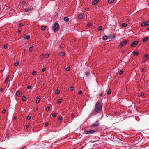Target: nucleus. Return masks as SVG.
<instances>
[{"label": "nucleus", "instance_id": "nucleus-50", "mask_svg": "<svg viewBox=\"0 0 149 149\" xmlns=\"http://www.w3.org/2000/svg\"><path fill=\"white\" fill-rule=\"evenodd\" d=\"M123 73V71L122 70H121L119 72V73L120 74H122Z\"/></svg>", "mask_w": 149, "mask_h": 149}, {"label": "nucleus", "instance_id": "nucleus-5", "mask_svg": "<svg viewBox=\"0 0 149 149\" xmlns=\"http://www.w3.org/2000/svg\"><path fill=\"white\" fill-rule=\"evenodd\" d=\"M96 132V131L95 130H93L89 131H86L84 132V133L85 134H92Z\"/></svg>", "mask_w": 149, "mask_h": 149}, {"label": "nucleus", "instance_id": "nucleus-41", "mask_svg": "<svg viewBox=\"0 0 149 149\" xmlns=\"http://www.w3.org/2000/svg\"><path fill=\"white\" fill-rule=\"evenodd\" d=\"M111 93V91L110 90H109L107 92V94L109 95Z\"/></svg>", "mask_w": 149, "mask_h": 149}, {"label": "nucleus", "instance_id": "nucleus-7", "mask_svg": "<svg viewBox=\"0 0 149 149\" xmlns=\"http://www.w3.org/2000/svg\"><path fill=\"white\" fill-rule=\"evenodd\" d=\"M84 13H81L78 15V19L80 20L82 19L83 17Z\"/></svg>", "mask_w": 149, "mask_h": 149}, {"label": "nucleus", "instance_id": "nucleus-43", "mask_svg": "<svg viewBox=\"0 0 149 149\" xmlns=\"http://www.w3.org/2000/svg\"><path fill=\"white\" fill-rule=\"evenodd\" d=\"M62 101V99H59L58 100V103H60Z\"/></svg>", "mask_w": 149, "mask_h": 149}, {"label": "nucleus", "instance_id": "nucleus-23", "mask_svg": "<svg viewBox=\"0 0 149 149\" xmlns=\"http://www.w3.org/2000/svg\"><path fill=\"white\" fill-rule=\"evenodd\" d=\"M65 55V52H61L59 54L60 56H64Z\"/></svg>", "mask_w": 149, "mask_h": 149}, {"label": "nucleus", "instance_id": "nucleus-24", "mask_svg": "<svg viewBox=\"0 0 149 149\" xmlns=\"http://www.w3.org/2000/svg\"><path fill=\"white\" fill-rule=\"evenodd\" d=\"M20 3L22 5H24L26 3V2L23 0H22Z\"/></svg>", "mask_w": 149, "mask_h": 149}, {"label": "nucleus", "instance_id": "nucleus-11", "mask_svg": "<svg viewBox=\"0 0 149 149\" xmlns=\"http://www.w3.org/2000/svg\"><path fill=\"white\" fill-rule=\"evenodd\" d=\"M149 39L148 37L146 36L144 38V39L142 40L143 42H146L148 41Z\"/></svg>", "mask_w": 149, "mask_h": 149}, {"label": "nucleus", "instance_id": "nucleus-33", "mask_svg": "<svg viewBox=\"0 0 149 149\" xmlns=\"http://www.w3.org/2000/svg\"><path fill=\"white\" fill-rule=\"evenodd\" d=\"M60 91L58 89H57L56 91V94H58L60 93Z\"/></svg>", "mask_w": 149, "mask_h": 149}, {"label": "nucleus", "instance_id": "nucleus-4", "mask_svg": "<svg viewBox=\"0 0 149 149\" xmlns=\"http://www.w3.org/2000/svg\"><path fill=\"white\" fill-rule=\"evenodd\" d=\"M149 25V21L142 22L141 24V26L142 27H145Z\"/></svg>", "mask_w": 149, "mask_h": 149}, {"label": "nucleus", "instance_id": "nucleus-25", "mask_svg": "<svg viewBox=\"0 0 149 149\" xmlns=\"http://www.w3.org/2000/svg\"><path fill=\"white\" fill-rule=\"evenodd\" d=\"M19 64V61H17V62L14 63V65L15 67L17 66Z\"/></svg>", "mask_w": 149, "mask_h": 149}, {"label": "nucleus", "instance_id": "nucleus-20", "mask_svg": "<svg viewBox=\"0 0 149 149\" xmlns=\"http://www.w3.org/2000/svg\"><path fill=\"white\" fill-rule=\"evenodd\" d=\"M102 38L103 40H107L108 39H109L108 36H103V37Z\"/></svg>", "mask_w": 149, "mask_h": 149}, {"label": "nucleus", "instance_id": "nucleus-19", "mask_svg": "<svg viewBox=\"0 0 149 149\" xmlns=\"http://www.w3.org/2000/svg\"><path fill=\"white\" fill-rule=\"evenodd\" d=\"M127 24L125 23H123L121 24V27L122 28H124L127 27Z\"/></svg>", "mask_w": 149, "mask_h": 149}, {"label": "nucleus", "instance_id": "nucleus-13", "mask_svg": "<svg viewBox=\"0 0 149 149\" xmlns=\"http://www.w3.org/2000/svg\"><path fill=\"white\" fill-rule=\"evenodd\" d=\"M44 58H47L49 57V54H42Z\"/></svg>", "mask_w": 149, "mask_h": 149}, {"label": "nucleus", "instance_id": "nucleus-16", "mask_svg": "<svg viewBox=\"0 0 149 149\" xmlns=\"http://www.w3.org/2000/svg\"><path fill=\"white\" fill-rule=\"evenodd\" d=\"M108 38L109 39H112L115 37V36L114 35L111 34L108 36Z\"/></svg>", "mask_w": 149, "mask_h": 149}, {"label": "nucleus", "instance_id": "nucleus-54", "mask_svg": "<svg viewBox=\"0 0 149 149\" xmlns=\"http://www.w3.org/2000/svg\"><path fill=\"white\" fill-rule=\"evenodd\" d=\"M147 29L148 31H149V27L147 28Z\"/></svg>", "mask_w": 149, "mask_h": 149}, {"label": "nucleus", "instance_id": "nucleus-14", "mask_svg": "<svg viewBox=\"0 0 149 149\" xmlns=\"http://www.w3.org/2000/svg\"><path fill=\"white\" fill-rule=\"evenodd\" d=\"M99 1V0H95L92 2V4L93 5H94L97 4Z\"/></svg>", "mask_w": 149, "mask_h": 149}, {"label": "nucleus", "instance_id": "nucleus-9", "mask_svg": "<svg viewBox=\"0 0 149 149\" xmlns=\"http://www.w3.org/2000/svg\"><path fill=\"white\" fill-rule=\"evenodd\" d=\"M32 8L31 7L26 8L25 9L23 10L22 11L23 12H28L31 10Z\"/></svg>", "mask_w": 149, "mask_h": 149}, {"label": "nucleus", "instance_id": "nucleus-37", "mask_svg": "<svg viewBox=\"0 0 149 149\" xmlns=\"http://www.w3.org/2000/svg\"><path fill=\"white\" fill-rule=\"evenodd\" d=\"M102 96V95L101 94H99L98 95V97H99L100 100V97Z\"/></svg>", "mask_w": 149, "mask_h": 149}, {"label": "nucleus", "instance_id": "nucleus-49", "mask_svg": "<svg viewBox=\"0 0 149 149\" xmlns=\"http://www.w3.org/2000/svg\"><path fill=\"white\" fill-rule=\"evenodd\" d=\"M7 46L6 45H5L4 46V48L5 49H6L7 48Z\"/></svg>", "mask_w": 149, "mask_h": 149}, {"label": "nucleus", "instance_id": "nucleus-29", "mask_svg": "<svg viewBox=\"0 0 149 149\" xmlns=\"http://www.w3.org/2000/svg\"><path fill=\"white\" fill-rule=\"evenodd\" d=\"M63 119L62 116H60L58 118V121L60 120L61 122L62 120Z\"/></svg>", "mask_w": 149, "mask_h": 149}, {"label": "nucleus", "instance_id": "nucleus-26", "mask_svg": "<svg viewBox=\"0 0 149 149\" xmlns=\"http://www.w3.org/2000/svg\"><path fill=\"white\" fill-rule=\"evenodd\" d=\"M21 94V92L20 91H18L16 93V95L18 96H19Z\"/></svg>", "mask_w": 149, "mask_h": 149}, {"label": "nucleus", "instance_id": "nucleus-18", "mask_svg": "<svg viewBox=\"0 0 149 149\" xmlns=\"http://www.w3.org/2000/svg\"><path fill=\"white\" fill-rule=\"evenodd\" d=\"M149 58V55H146L144 57V60L146 61H147Z\"/></svg>", "mask_w": 149, "mask_h": 149}, {"label": "nucleus", "instance_id": "nucleus-10", "mask_svg": "<svg viewBox=\"0 0 149 149\" xmlns=\"http://www.w3.org/2000/svg\"><path fill=\"white\" fill-rule=\"evenodd\" d=\"M99 125L98 121H97L91 125L92 127H96L98 126Z\"/></svg>", "mask_w": 149, "mask_h": 149}, {"label": "nucleus", "instance_id": "nucleus-17", "mask_svg": "<svg viewBox=\"0 0 149 149\" xmlns=\"http://www.w3.org/2000/svg\"><path fill=\"white\" fill-rule=\"evenodd\" d=\"M9 78L10 77L9 76H7V77H6L5 81V82L6 83H8V81H9Z\"/></svg>", "mask_w": 149, "mask_h": 149}, {"label": "nucleus", "instance_id": "nucleus-22", "mask_svg": "<svg viewBox=\"0 0 149 149\" xmlns=\"http://www.w3.org/2000/svg\"><path fill=\"white\" fill-rule=\"evenodd\" d=\"M22 101H24L26 100V97L24 96H23L22 98Z\"/></svg>", "mask_w": 149, "mask_h": 149}, {"label": "nucleus", "instance_id": "nucleus-40", "mask_svg": "<svg viewBox=\"0 0 149 149\" xmlns=\"http://www.w3.org/2000/svg\"><path fill=\"white\" fill-rule=\"evenodd\" d=\"M74 89V87L73 86H71L70 88V89L71 91H73Z\"/></svg>", "mask_w": 149, "mask_h": 149}, {"label": "nucleus", "instance_id": "nucleus-57", "mask_svg": "<svg viewBox=\"0 0 149 149\" xmlns=\"http://www.w3.org/2000/svg\"><path fill=\"white\" fill-rule=\"evenodd\" d=\"M37 110L38 109V108H36V109Z\"/></svg>", "mask_w": 149, "mask_h": 149}, {"label": "nucleus", "instance_id": "nucleus-30", "mask_svg": "<svg viewBox=\"0 0 149 149\" xmlns=\"http://www.w3.org/2000/svg\"><path fill=\"white\" fill-rule=\"evenodd\" d=\"M114 1V0H108V2L109 3H111Z\"/></svg>", "mask_w": 149, "mask_h": 149}, {"label": "nucleus", "instance_id": "nucleus-45", "mask_svg": "<svg viewBox=\"0 0 149 149\" xmlns=\"http://www.w3.org/2000/svg\"><path fill=\"white\" fill-rule=\"evenodd\" d=\"M46 68H44L42 69V72H44L46 70Z\"/></svg>", "mask_w": 149, "mask_h": 149}, {"label": "nucleus", "instance_id": "nucleus-32", "mask_svg": "<svg viewBox=\"0 0 149 149\" xmlns=\"http://www.w3.org/2000/svg\"><path fill=\"white\" fill-rule=\"evenodd\" d=\"M46 26H43L41 27V29L42 30H44L45 29Z\"/></svg>", "mask_w": 149, "mask_h": 149}, {"label": "nucleus", "instance_id": "nucleus-51", "mask_svg": "<svg viewBox=\"0 0 149 149\" xmlns=\"http://www.w3.org/2000/svg\"><path fill=\"white\" fill-rule=\"evenodd\" d=\"M21 31L19 30L17 31V32L18 34H20L21 33Z\"/></svg>", "mask_w": 149, "mask_h": 149}, {"label": "nucleus", "instance_id": "nucleus-35", "mask_svg": "<svg viewBox=\"0 0 149 149\" xmlns=\"http://www.w3.org/2000/svg\"><path fill=\"white\" fill-rule=\"evenodd\" d=\"M102 26H100L98 27L97 29L99 31L101 30L102 29Z\"/></svg>", "mask_w": 149, "mask_h": 149}, {"label": "nucleus", "instance_id": "nucleus-28", "mask_svg": "<svg viewBox=\"0 0 149 149\" xmlns=\"http://www.w3.org/2000/svg\"><path fill=\"white\" fill-rule=\"evenodd\" d=\"M64 20L65 22H67L69 20V19L67 17H65L64 18Z\"/></svg>", "mask_w": 149, "mask_h": 149}, {"label": "nucleus", "instance_id": "nucleus-1", "mask_svg": "<svg viewBox=\"0 0 149 149\" xmlns=\"http://www.w3.org/2000/svg\"><path fill=\"white\" fill-rule=\"evenodd\" d=\"M102 107L100 102H97L96 103L95 108L93 111L90 114V116L97 114L100 113L102 110Z\"/></svg>", "mask_w": 149, "mask_h": 149}, {"label": "nucleus", "instance_id": "nucleus-15", "mask_svg": "<svg viewBox=\"0 0 149 149\" xmlns=\"http://www.w3.org/2000/svg\"><path fill=\"white\" fill-rule=\"evenodd\" d=\"M39 97H40V96H38L37 97L36 100V102L37 104L40 101V100Z\"/></svg>", "mask_w": 149, "mask_h": 149}, {"label": "nucleus", "instance_id": "nucleus-34", "mask_svg": "<svg viewBox=\"0 0 149 149\" xmlns=\"http://www.w3.org/2000/svg\"><path fill=\"white\" fill-rule=\"evenodd\" d=\"M57 114L56 113H53L52 115V117H55L56 116Z\"/></svg>", "mask_w": 149, "mask_h": 149}, {"label": "nucleus", "instance_id": "nucleus-8", "mask_svg": "<svg viewBox=\"0 0 149 149\" xmlns=\"http://www.w3.org/2000/svg\"><path fill=\"white\" fill-rule=\"evenodd\" d=\"M30 35H26V34H24L23 36V37L24 39L29 40L30 38Z\"/></svg>", "mask_w": 149, "mask_h": 149}, {"label": "nucleus", "instance_id": "nucleus-36", "mask_svg": "<svg viewBox=\"0 0 149 149\" xmlns=\"http://www.w3.org/2000/svg\"><path fill=\"white\" fill-rule=\"evenodd\" d=\"M50 109V107L49 106H48L47 107L46 109V111H48Z\"/></svg>", "mask_w": 149, "mask_h": 149}, {"label": "nucleus", "instance_id": "nucleus-48", "mask_svg": "<svg viewBox=\"0 0 149 149\" xmlns=\"http://www.w3.org/2000/svg\"><path fill=\"white\" fill-rule=\"evenodd\" d=\"M48 125H49V123H48V122L46 123L45 124V125L46 126H48Z\"/></svg>", "mask_w": 149, "mask_h": 149}, {"label": "nucleus", "instance_id": "nucleus-21", "mask_svg": "<svg viewBox=\"0 0 149 149\" xmlns=\"http://www.w3.org/2000/svg\"><path fill=\"white\" fill-rule=\"evenodd\" d=\"M144 95V93L143 92H141L139 93V97H142Z\"/></svg>", "mask_w": 149, "mask_h": 149}, {"label": "nucleus", "instance_id": "nucleus-55", "mask_svg": "<svg viewBox=\"0 0 149 149\" xmlns=\"http://www.w3.org/2000/svg\"><path fill=\"white\" fill-rule=\"evenodd\" d=\"M144 70V68H143V69H142V71H143Z\"/></svg>", "mask_w": 149, "mask_h": 149}, {"label": "nucleus", "instance_id": "nucleus-47", "mask_svg": "<svg viewBox=\"0 0 149 149\" xmlns=\"http://www.w3.org/2000/svg\"><path fill=\"white\" fill-rule=\"evenodd\" d=\"M6 111L5 110H3L2 111V113H5L6 112Z\"/></svg>", "mask_w": 149, "mask_h": 149}, {"label": "nucleus", "instance_id": "nucleus-2", "mask_svg": "<svg viewBox=\"0 0 149 149\" xmlns=\"http://www.w3.org/2000/svg\"><path fill=\"white\" fill-rule=\"evenodd\" d=\"M59 29V26L57 23H55L53 27V30L55 31H56L58 30Z\"/></svg>", "mask_w": 149, "mask_h": 149}, {"label": "nucleus", "instance_id": "nucleus-27", "mask_svg": "<svg viewBox=\"0 0 149 149\" xmlns=\"http://www.w3.org/2000/svg\"><path fill=\"white\" fill-rule=\"evenodd\" d=\"M139 54V52L137 51H136L133 53V55L134 56H137Z\"/></svg>", "mask_w": 149, "mask_h": 149}, {"label": "nucleus", "instance_id": "nucleus-12", "mask_svg": "<svg viewBox=\"0 0 149 149\" xmlns=\"http://www.w3.org/2000/svg\"><path fill=\"white\" fill-rule=\"evenodd\" d=\"M34 50V48L33 46L30 47L29 49V52H33Z\"/></svg>", "mask_w": 149, "mask_h": 149}, {"label": "nucleus", "instance_id": "nucleus-39", "mask_svg": "<svg viewBox=\"0 0 149 149\" xmlns=\"http://www.w3.org/2000/svg\"><path fill=\"white\" fill-rule=\"evenodd\" d=\"M32 74H33L35 75H36L37 74L36 72L35 71H33Z\"/></svg>", "mask_w": 149, "mask_h": 149}, {"label": "nucleus", "instance_id": "nucleus-46", "mask_svg": "<svg viewBox=\"0 0 149 149\" xmlns=\"http://www.w3.org/2000/svg\"><path fill=\"white\" fill-rule=\"evenodd\" d=\"M82 93V92L81 91H79L78 92V94H81Z\"/></svg>", "mask_w": 149, "mask_h": 149}, {"label": "nucleus", "instance_id": "nucleus-31", "mask_svg": "<svg viewBox=\"0 0 149 149\" xmlns=\"http://www.w3.org/2000/svg\"><path fill=\"white\" fill-rule=\"evenodd\" d=\"M31 114H30L28 115L27 117V119L28 120H30L31 118Z\"/></svg>", "mask_w": 149, "mask_h": 149}, {"label": "nucleus", "instance_id": "nucleus-3", "mask_svg": "<svg viewBox=\"0 0 149 149\" xmlns=\"http://www.w3.org/2000/svg\"><path fill=\"white\" fill-rule=\"evenodd\" d=\"M129 40H125L122 42L118 46L119 48H121L123 46L126 45L129 42Z\"/></svg>", "mask_w": 149, "mask_h": 149}, {"label": "nucleus", "instance_id": "nucleus-42", "mask_svg": "<svg viewBox=\"0 0 149 149\" xmlns=\"http://www.w3.org/2000/svg\"><path fill=\"white\" fill-rule=\"evenodd\" d=\"M31 88V86L30 85H28L27 86V89H29Z\"/></svg>", "mask_w": 149, "mask_h": 149}, {"label": "nucleus", "instance_id": "nucleus-44", "mask_svg": "<svg viewBox=\"0 0 149 149\" xmlns=\"http://www.w3.org/2000/svg\"><path fill=\"white\" fill-rule=\"evenodd\" d=\"M23 24H22V23H20L19 24V27H22L23 26Z\"/></svg>", "mask_w": 149, "mask_h": 149}, {"label": "nucleus", "instance_id": "nucleus-52", "mask_svg": "<svg viewBox=\"0 0 149 149\" xmlns=\"http://www.w3.org/2000/svg\"><path fill=\"white\" fill-rule=\"evenodd\" d=\"M86 76H88L89 75V73H88V72L86 73Z\"/></svg>", "mask_w": 149, "mask_h": 149}, {"label": "nucleus", "instance_id": "nucleus-6", "mask_svg": "<svg viewBox=\"0 0 149 149\" xmlns=\"http://www.w3.org/2000/svg\"><path fill=\"white\" fill-rule=\"evenodd\" d=\"M138 41H134L131 44V45L133 47H135L138 44Z\"/></svg>", "mask_w": 149, "mask_h": 149}, {"label": "nucleus", "instance_id": "nucleus-56", "mask_svg": "<svg viewBox=\"0 0 149 149\" xmlns=\"http://www.w3.org/2000/svg\"><path fill=\"white\" fill-rule=\"evenodd\" d=\"M16 117H14V119H16Z\"/></svg>", "mask_w": 149, "mask_h": 149}, {"label": "nucleus", "instance_id": "nucleus-38", "mask_svg": "<svg viewBox=\"0 0 149 149\" xmlns=\"http://www.w3.org/2000/svg\"><path fill=\"white\" fill-rule=\"evenodd\" d=\"M70 69V67H67L65 69L67 71H69Z\"/></svg>", "mask_w": 149, "mask_h": 149}, {"label": "nucleus", "instance_id": "nucleus-53", "mask_svg": "<svg viewBox=\"0 0 149 149\" xmlns=\"http://www.w3.org/2000/svg\"><path fill=\"white\" fill-rule=\"evenodd\" d=\"M91 25V24H90H90H88V26H90V25Z\"/></svg>", "mask_w": 149, "mask_h": 149}]
</instances>
